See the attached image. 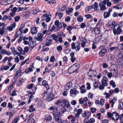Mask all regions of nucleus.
<instances>
[{
  "label": "nucleus",
  "instance_id": "obj_41",
  "mask_svg": "<svg viewBox=\"0 0 123 123\" xmlns=\"http://www.w3.org/2000/svg\"><path fill=\"white\" fill-rule=\"evenodd\" d=\"M29 109H30L28 111L30 112H32L35 110V109L33 108V105H32L30 107Z\"/></svg>",
  "mask_w": 123,
  "mask_h": 123
},
{
  "label": "nucleus",
  "instance_id": "obj_26",
  "mask_svg": "<svg viewBox=\"0 0 123 123\" xmlns=\"http://www.w3.org/2000/svg\"><path fill=\"white\" fill-rule=\"evenodd\" d=\"M6 28L4 26H2V28H0V34L1 35L3 34L6 31Z\"/></svg>",
  "mask_w": 123,
  "mask_h": 123
},
{
  "label": "nucleus",
  "instance_id": "obj_8",
  "mask_svg": "<svg viewBox=\"0 0 123 123\" xmlns=\"http://www.w3.org/2000/svg\"><path fill=\"white\" fill-rule=\"evenodd\" d=\"M62 22L59 23V21L58 20H56L55 23V25L56 26L57 31H58L62 27Z\"/></svg>",
  "mask_w": 123,
  "mask_h": 123
},
{
  "label": "nucleus",
  "instance_id": "obj_54",
  "mask_svg": "<svg viewBox=\"0 0 123 123\" xmlns=\"http://www.w3.org/2000/svg\"><path fill=\"white\" fill-rule=\"evenodd\" d=\"M87 86L86 88L87 90H89L91 88L90 84L89 83H87L86 84Z\"/></svg>",
  "mask_w": 123,
  "mask_h": 123
},
{
  "label": "nucleus",
  "instance_id": "obj_60",
  "mask_svg": "<svg viewBox=\"0 0 123 123\" xmlns=\"http://www.w3.org/2000/svg\"><path fill=\"white\" fill-rule=\"evenodd\" d=\"M24 8L23 7H19L17 8V12H18L20 11H21L23 10Z\"/></svg>",
  "mask_w": 123,
  "mask_h": 123
},
{
  "label": "nucleus",
  "instance_id": "obj_24",
  "mask_svg": "<svg viewBox=\"0 0 123 123\" xmlns=\"http://www.w3.org/2000/svg\"><path fill=\"white\" fill-rule=\"evenodd\" d=\"M91 7V8L93 9H94V10L97 11L98 8L97 3L96 2H95L94 4Z\"/></svg>",
  "mask_w": 123,
  "mask_h": 123
},
{
  "label": "nucleus",
  "instance_id": "obj_52",
  "mask_svg": "<svg viewBox=\"0 0 123 123\" xmlns=\"http://www.w3.org/2000/svg\"><path fill=\"white\" fill-rule=\"evenodd\" d=\"M70 17L69 16H68L65 18V21L69 22L70 21Z\"/></svg>",
  "mask_w": 123,
  "mask_h": 123
},
{
  "label": "nucleus",
  "instance_id": "obj_28",
  "mask_svg": "<svg viewBox=\"0 0 123 123\" xmlns=\"http://www.w3.org/2000/svg\"><path fill=\"white\" fill-rule=\"evenodd\" d=\"M73 9L72 8H68L66 9V12L67 14L71 13L73 11Z\"/></svg>",
  "mask_w": 123,
  "mask_h": 123
},
{
  "label": "nucleus",
  "instance_id": "obj_43",
  "mask_svg": "<svg viewBox=\"0 0 123 123\" xmlns=\"http://www.w3.org/2000/svg\"><path fill=\"white\" fill-rule=\"evenodd\" d=\"M63 61L65 63H66L68 62V58L66 56H64L63 58Z\"/></svg>",
  "mask_w": 123,
  "mask_h": 123
},
{
  "label": "nucleus",
  "instance_id": "obj_31",
  "mask_svg": "<svg viewBox=\"0 0 123 123\" xmlns=\"http://www.w3.org/2000/svg\"><path fill=\"white\" fill-rule=\"evenodd\" d=\"M17 50L21 54L23 55L25 54V52L23 50L22 48L21 47H18L17 48Z\"/></svg>",
  "mask_w": 123,
  "mask_h": 123
},
{
  "label": "nucleus",
  "instance_id": "obj_25",
  "mask_svg": "<svg viewBox=\"0 0 123 123\" xmlns=\"http://www.w3.org/2000/svg\"><path fill=\"white\" fill-rule=\"evenodd\" d=\"M37 27H33L31 29V32L32 34H36L37 31Z\"/></svg>",
  "mask_w": 123,
  "mask_h": 123
},
{
  "label": "nucleus",
  "instance_id": "obj_55",
  "mask_svg": "<svg viewBox=\"0 0 123 123\" xmlns=\"http://www.w3.org/2000/svg\"><path fill=\"white\" fill-rule=\"evenodd\" d=\"M88 97L90 98H92L93 97V94L91 93L90 92H89L88 95Z\"/></svg>",
  "mask_w": 123,
  "mask_h": 123
},
{
  "label": "nucleus",
  "instance_id": "obj_17",
  "mask_svg": "<svg viewBox=\"0 0 123 123\" xmlns=\"http://www.w3.org/2000/svg\"><path fill=\"white\" fill-rule=\"evenodd\" d=\"M112 16L113 17L117 18L118 17H121L123 16V13H118L117 12H114L112 15Z\"/></svg>",
  "mask_w": 123,
  "mask_h": 123
},
{
  "label": "nucleus",
  "instance_id": "obj_10",
  "mask_svg": "<svg viewBox=\"0 0 123 123\" xmlns=\"http://www.w3.org/2000/svg\"><path fill=\"white\" fill-rule=\"evenodd\" d=\"M61 115L59 114H56L54 115V118L56 122L59 123L61 122L62 118L60 116Z\"/></svg>",
  "mask_w": 123,
  "mask_h": 123
},
{
  "label": "nucleus",
  "instance_id": "obj_11",
  "mask_svg": "<svg viewBox=\"0 0 123 123\" xmlns=\"http://www.w3.org/2000/svg\"><path fill=\"white\" fill-rule=\"evenodd\" d=\"M119 117V115L116 112L112 113V120L117 121Z\"/></svg>",
  "mask_w": 123,
  "mask_h": 123
},
{
  "label": "nucleus",
  "instance_id": "obj_45",
  "mask_svg": "<svg viewBox=\"0 0 123 123\" xmlns=\"http://www.w3.org/2000/svg\"><path fill=\"white\" fill-rule=\"evenodd\" d=\"M105 86H104L102 84H101L99 86L98 88L99 89L102 90L104 89L105 87Z\"/></svg>",
  "mask_w": 123,
  "mask_h": 123
},
{
  "label": "nucleus",
  "instance_id": "obj_58",
  "mask_svg": "<svg viewBox=\"0 0 123 123\" xmlns=\"http://www.w3.org/2000/svg\"><path fill=\"white\" fill-rule=\"evenodd\" d=\"M17 94L16 93V92L14 91H13L11 93L10 95L12 96H16Z\"/></svg>",
  "mask_w": 123,
  "mask_h": 123
},
{
  "label": "nucleus",
  "instance_id": "obj_49",
  "mask_svg": "<svg viewBox=\"0 0 123 123\" xmlns=\"http://www.w3.org/2000/svg\"><path fill=\"white\" fill-rule=\"evenodd\" d=\"M99 82H95L94 84V87L95 88H97L98 87V84Z\"/></svg>",
  "mask_w": 123,
  "mask_h": 123
},
{
  "label": "nucleus",
  "instance_id": "obj_4",
  "mask_svg": "<svg viewBox=\"0 0 123 123\" xmlns=\"http://www.w3.org/2000/svg\"><path fill=\"white\" fill-rule=\"evenodd\" d=\"M90 30L92 31H93V32L95 34L98 35L100 33V29L98 27H97L95 28L90 27Z\"/></svg>",
  "mask_w": 123,
  "mask_h": 123
},
{
  "label": "nucleus",
  "instance_id": "obj_27",
  "mask_svg": "<svg viewBox=\"0 0 123 123\" xmlns=\"http://www.w3.org/2000/svg\"><path fill=\"white\" fill-rule=\"evenodd\" d=\"M111 15V13H109L107 12H105L103 13L104 18H106L109 17Z\"/></svg>",
  "mask_w": 123,
  "mask_h": 123
},
{
  "label": "nucleus",
  "instance_id": "obj_40",
  "mask_svg": "<svg viewBox=\"0 0 123 123\" xmlns=\"http://www.w3.org/2000/svg\"><path fill=\"white\" fill-rule=\"evenodd\" d=\"M77 20L78 22H81L83 21V18L82 16H79L77 18Z\"/></svg>",
  "mask_w": 123,
  "mask_h": 123
},
{
  "label": "nucleus",
  "instance_id": "obj_62",
  "mask_svg": "<svg viewBox=\"0 0 123 123\" xmlns=\"http://www.w3.org/2000/svg\"><path fill=\"white\" fill-rule=\"evenodd\" d=\"M100 102V104L101 105H102L104 103L105 101L103 99H101Z\"/></svg>",
  "mask_w": 123,
  "mask_h": 123
},
{
  "label": "nucleus",
  "instance_id": "obj_22",
  "mask_svg": "<svg viewBox=\"0 0 123 123\" xmlns=\"http://www.w3.org/2000/svg\"><path fill=\"white\" fill-rule=\"evenodd\" d=\"M79 92L76 90L71 89L70 91V93L71 94L74 95L75 96L79 93Z\"/></svg>",
  "mask_w": 123,
  "mask_h": 123
},
{
  "label": "nucleus",
  "instance_id": "obj_48",
  "mask_svg": "<svg viewBox=\"0 0 123 123\" xmlns=\"http://www.w3.org/2000/svg\"><path fill=\"white\" fill-rule=\"evenodd\" d=\"M71 48L73 49H75L76 48L75 44V43L73 42L71 44Z\"/></svg>",
  "mask_w": 123,
  "mask_h": 123
},
{
  "label": "nucleus",
  "instance_id": "obj_12",
  "mask_svg": "<svg viewBox=\"0 0 123 123\" xmlns=\"http://www.w3.org/2000/svg\"><path fill=\"white\" fill-rule=\"evenodd\" d=\"M108 79L107 77H103L101 80V84L106 86L108 85Z\"/></svg>",
  "mask_w": 123,
  "mask_h": 123
},
{
  "label": "nucleus",
  "instance_id": "obj_42",
  "mask_svg": "<svg viewBox=\"0 0 123 123\" xmlns=\"http://www.w3.org/2000/svg\"><path fill=\"white\" fill-rule=\"evenodd\" d=\"M34 122V120L32 118H31L28 120L27 123H33Z\"/></svg>",
  "mask_w": 123,
  "mask_h": 123
},
{
  "label": "nucleus",
  "instance_id": "obj_56",
  "mask_svg": "<svg viewBox=\"0 0 123 123\" xmlns=\"http://www.w3.org/2000/svg\"><path fill=\"white\" fill-rule=\"evenodd\" d=\"M9 68L10 67L8 66H3L2 67V68H3V70H6L9 69Z\"/></svg>",
  "mask_w": 123,
  "mask_h": 123
},
{
  "label": "nucleus",
  "instance_id": "obj_15",
  "mask_svg": "<svg viewBox=\"0 0 123 123\" xmlns=\"http://www.w3.org/2000/svg\"><path fill=\"white\" fill-rule=\"evenodd\" d=\"M43 37V35L41 33H38L37 37L36 38L37 40L38 41H42L43 40L42 38Z\"/></svg>",
  "mask_w": 123,
  "mask_h": 123
},
{
  "label": "nucleus",
  "instance_id": "obj_18",
  "mask_svg": "<svg viewBox=\"0 0 123 123\" xmlns=\"http://www.w3.org/2000/svg\"><path fill=\"white\" fill-rule=\"evenodd\" d=\"M62 102L64 104V105L67 107H69L70 106L69 102L67 100L63 99L62 100Z\"/></svg>",
  "mask_w": 123,
  "mask_h": 123
},
{
  "label": "nucleus",
  "instance_id": "obj_51",
  "mask_svg": "<svg viewBox=\"0 0 123 123\" xmlns=\"http://www.w3.org/2000/svg\"><path fill=\"white\" fill-rule=\"evenodd\" d=\"M113 70V76L114 77H116L118 75V73L117 71H116L115 69H114Z\"/></svg>",
  "mask_w": 123,
  "mask_h": 123
},
{
  "label": "nucleus",
  "instance_id": "obj_37",
  "mask_svg": "<svg viewBox=\"0 0 123 123\" xmlns=\"http://www.w3.org/2000/svg\"><path fill=\"white\" fill-rule=\"evenodd\" d=\"M65 37V34H63V35L62 36V37H58V41L60 43H62L63 42V41L62 39L64 37Z\"/></svg>",
  "mask_w": 123,
  "mask_h": 123
},
{
  "label": "nucleus",
  "instance_id": "obj_2",
  "mask_svg": "<svg viewBox=\"0 0 123 123\" xmlns=\"http://www.w3.org/2000/svg\"><path fill=\"white\" fill-rule=\"evenodd\" d=\"M51 17V14H50L49 12H48V13H46L42 16L41 18L42 21L45 20L46 22H48L50 20L51 18L50 17Z\"/></svg>",
  "mask_w": 123,
  "mask_h": 123
},
{
  "label": "nucleus",
  "instance_id": "obj_44",
  "mask_svg": "<svg viewBox=\"0 0 123 123\" xmlns=\"http://www.w3.org/2000/svg\"><path fill=\"white\" fill-rule=\"evenodd\" d=\"M71 84L70 82L68 83L65 86V88L66 90H68L69 89L70 87V84Z\"/></svg>",
  "mask_w": 123,
  "mask_h": 123
},
{
  "label": "nucleus",
  "instance_id": "obj_23",
  "mask_svg": "<svg viewBox=\"0 0 123 123\" xmlns=\"http://www.w3.org/2000/svg\"><path fill=\"white\" fill-rule=\"evenodd\" d=\"M117 63L118 65H122L123 64V58H119L117 60Z\"/></svg>",
  "mask_w": 123,
  "mask_h": 123
},
{
  "label": "nucleus",
  "instance_id": "obj_6",
  "mask_svg": "<svg viewBox=\"0 0 123 123\" xmlns=\"http://www.w3.org/2000/svg\"><path fill=\"white\" fill-rule=\"evenodd\" d=\"M106 4L104 0L101 1L99 4V6L101 11H104L106 9V8L105 5Z\"/></svg>",
  "mask_w": 123,
  "mask_h": 123
},
{
  "label": "nucleus",
  "instance_id": "obj_5",
  "mask_svg": "<svg viewBox=\"0 0 123 123\" xmlns=\"http://www.w3.org/2000/svg\"><path fill=\"white\" fill-rule=\"evenodd\" d=\"M23 40H24L23 43L24 44L27 45L29 44V42L32 40V38L31 36L29 37V38L24 37H23Z\"/></svg>",
  "mask_w": 123,
  "mask_h": 123
},
{
  "label": "nucleus",
  "instance_id": "obj_38",
  "mask_svg": "<svg viewBox=\"0 0 123 123\" xmlns=\"http://www.w3.org/2000/svg\"><path fill=\"white\" fill-rule=\"evenodd\" d=\"M62 49V47L61 45H59L56 47V49L58 52H61Z\"/></svg>",
  "mask_w": 123,
  "mask_h": 123
},
{
  "label": "nucleus",
  "instance_id": "obj_63",
  "mask_svg": "<svg viewBox=\"0 0 123 123\" xmlns=\"http://www.w3.org/2000/svg\"><path fill=\"white\" fill-rule=\"evenodd\" d=\"M89 121L90 123H93L95 122L94 119L93 118H91Z\"/></svg>",
  "mask_w": 123,
  "mask_h": 123
},
{
  "label": "nucleus",
  "instance_id": "obj_29",
  "mask_svg": "<svg viewBox=\"0 0 123 123\" xmlns=\"http://www.w3.org/2000/svg\"><path fill=\"white\" fill-rule=\"evenodd\" d=\"M51 37H52L53 38V39H54L56 42V43H57L58 42V37L55 34H53L51 35Z\"/></svg>",
  "mask_w": 123,
  "mask_h": 123
},
{
  "label": "nucleus",
  "instance_id": "obj_50",
  "mask_svg": "<svg viewBox=\"0 0 123 123\" xmlns=\"http://www.w3.org/2000/svg\"><path fill=\"white\" fill-rule=\"evenodd\" d=\"M92 113H95L97 110L95 108L92 107L90 109Z\"/></svg>",
  "mask_w": 123,
  "mask_h": 123
},
{
  "label": "nucleus",
  "instance_id": "obj_64",
  "mask_svg": "<svg viewBox=\"0 0 123 123\" xmlns=\"http://www.w3.org/2000/svg\"><path fill=\"white\" fill-rule=\"evenodd\" d=\"M20 19V17L19 16H18L16 17L14 19L15 22L18 21V20Z\"/></svg>",
  "mask_w": 123,
  "mask_h": 123
},
{
  "label": "nucleus",
  "instance_id": "obj_1",
  "mask_svg": "<svg viewBox=\"0 0 123 123\" xmlns=\"http://www.w3.org/2000/svg\"><path fill=\"white\" fill-rule=\"evenodd\" d=\"M43 98L44 100L47 99L48 101H50L52 100L55 98L53 94L51 92L49 93L47 92L44 93L43 94Z\"/></svg>",
  "mask_w": 123,
  "mask_h": 123
},
{
  "label": "nucleus",
  "instance_id": "obj_57",
  "mask_svg": "<svg viewBox=\"0 0 123 123\" xmlns=\"http://www.w3.org/2000/svg\"><path fill=\"white\" fill-rule=\"evenodd\" d=\"M21 70L20 69H19L18 70H17L16 73L15 75V76L17 77L18 76V74L20 73L21 72Z\"/></svg>",
  "mask_w": 123,
  "mask_h": 123
},
{
  "label": "nucleus",
  "instance_id": "obj_53",
  "mask_svg": "<svg viewBox=\"0 0 123 123\" xmlns=\"http://www.w3.org/2000/svg\"><path fill=\"white\" fill-rule=\"evenodd\" d=\"M33 85L34 84L31 83L27 86V88L28 89H31L32 88Z\"/></svg>",
  "mask_w": 123,
  "mask_h": 123
},
{
  "label": "nucleus",
  "instance_id": "obj_46",
  "mask_svg": "<svg viewBox=\"0 0 123 123\" xmlns=\"http://www.w3.org/2000/svg\"><path fill=\"white\" fill-rule=\"evenodd\" d=\"M29 47L31 48H32L35 46L34 44V42L32 41V40L29 42Z\"/></svg>",
  "mask_w": 123,
  "mask_h": 123
},
{
  "label": "nucleus",
  "instance_id": "obj_34",
  "mask_svg": "<svg viewBox=\"0 0 123 123\" xmlns=\"http://www.w3.org/2000/svg\"><path fill=\"white\" fill-rule=\"evenodd\" d=\"M83 100L84 103V105L85 106H87V104L86 101H88L87 98L86 97H85L83 99Z\"/></svg>",
  "mask_w": 123,
  "mask_h": 123
},
{
  "label": "nucleus",
  "instance_id": "obj_21",
  "mask_svg": "<svg viewBox=\"0 0 123 123\" xmlns=\"http://www.w3.org/2000/svg\"><path fill=\"white\" fill-rule=\"evenodd\" d=\"M68 118L69 120L71 122V123L75 121L77 119L76 118L75 119V117L72 115L69 116L68 117Z\"/></svg>",
  "mask_w": 123,
  "mask_h": 123
},
{
  "label": "nucleus",
  "instance_id": "obj_59",
  "mask_svg": "<svg viewBox=\"0 0 123 123\" xmlns=\"http://www.w3.org/2000/svg\"><path fill=\"white\" fill-rule=\"evenodd\" d=\"M55 60V57L54 56H51L50 57V61L52 62H53Z\"/></svg>",
  "mask_w": 123,
  "mask_h": 123
},
{
  "label": "nucleus",
  "instance_id": "obj_35",
  "mask_svg": "<svg viewBox=\"0 0 123 123\" xmlns=\"http://www.w3.org/2000/svg\"><path fill=\"white\" fill-rule=\"evenodd\" d=\"M80 43H76V48L75 49L77 52L80 49Z\"/></svg>",
  "mask_w": 123,
  "mask_h": 123
},
{
  "label": "nucleus",
  "instance_id": "obj_14",
  "mask_svg": "<svg viewBox=\"0 0 123 123\" xmlns=\"http://www.w3.org/2000/svg\"><path fill=\"white\" fill-rule=\"evenodd\" d=\"M116 25V24L113 20H111L108 22V26L112 28H115Z\"/></svg>",
  "mask_w": 123,
  "mask_h": 123
},
{
  "label": "nucleus",
  "instance_id": "obj_16",
  "mask_svg": "<svg viewBox=\"0 0 123 123\" xmlns=\"http://www.w3.org/2000/svg\"><path fill=\"white\" fill-rule=\"evenodd\" d=\"M107 51L106 49H101L99 53V55L100 57H103L105 55Z\"/></svg>",
  "mask_w": 123,
  "mask_h": 123
},
{
  "label": "nucleus",
  "instance_id": "obj_19",
  "mask_svg": "<svg viewBox=\"0 0 123 123\" xmlns=\"http://www.w3.org/2000/svg\"><path fill=\"white\" fill-rule=\"evenodd\" d=\"M45 118L44 121L45 122H47V121H50L52 120V116L50 115L45 116H44Z\"/></svg>",
  "mask_w": 123,
  "mask_h": 123
},
{
  "label": "nucleus",
  "instance_id": "obj_61",
  "mask_svg": "<svg viewBox=\"0 0 123 123\" xmlns=\"http://www.w3.org/2000/svg\"><path fill=\"white\" fill-rule=\"evenodd\" d=\"M85 16L87 19L90 18L92 17V16L90 14L85 15Z\"/></svg>",
  "mask_w": 123,
  "mask_h": 123
},
{
  "label": "nucleus",
  "instance_id": "obj_7",
  "mask_svg": "<svg viewBox=\"0 0 123 123\" xmlns=\"http://www.w3.org/2000/svg\"><path fill=\"white\" fill-rule=\"evenodd\" d=\"M113 31L114 34L115 35L116 34H120L122 32V30L120 28V26H118L117 28V29L115 28L113 29Z\"/></svg>",
  "mask_w": 123,
  "mask_h": 123
},
{
  "label": "nucleus",
  "instance_id": "obj_3",
  "mask_svg": "<svg viewBox=\"0 0 123 123\" xmlns=\"http://www.w3.org/2000/svg\"><path fill=\"white\" fill-rule=\"evenodd\" d=\"M79 65V64H77L76 65L69 67L68 69V72L70 74H72L76 72L78 69L77 66Z\"/></svg>",
  "mask_w": 123,
  "mask_h": 123
},
{
  "label": "nucleus",
  "instance_id": "obj_13",
  "mask_svg": "<svg viewBox=\"0 0 123 123\" xmlns=\"http://www.w3.org/2000/svg\"><path fill=\"white\" fill-rule=\"evenodd\" d=\"M88 74L90 77L92 76L95 77L96 76V72L94 70H90L88 72Z\"/></svg>",
  "mask_w": 123,
  "mask_h": 123
},
{
  "label": "nucleus",
  "instance_id": "obj_9",
  "mask_svg": "<svg viewBox=\"0 0 123 123\" xmlns=\"http://www.w3.org/2000/svg\"><path fill=\"white\" fill-rule=\"evenodd\" d=\"M49 110L52 113L53 115L56 114L57 112V107L55 106L50 107Z\"/></svg>",
  "mask_w": 123,
  "mask_h": 123
},
{
  "label": "nucleus",
  "instance_id": "obj_33",
  "mask_svg": "<svg viewBox=\"0 0 123 123\" xmlns=\"http://www.w3.org/2000/svg\"><path fill=\"white\" fill-rule=\"evenodd\" d=\"M33 70L31 68H28L25 69V71L24 72V73H25L26 74H29L30 72H32Z\"/></svg>",
  "mask_w": 123,
  "mask_h": 123
},
{
  "label": "nucleus",
  "instance_id": "obj_30",
  "mask_svg": "<svg viewBox=\"0 0 123 123\" xmlns=\"http://www.w3.org/2000/svg\"><path fill=\"white\" fill-rule=\"evenodd\" d=\"M51 41V40L47 39L44 43V45L47 46H48L50 45Z\"/></svg>",
  "mask_w": 123,
  "mask_h": 123
},
{
  "label": "nucleus",
  "instance_id": "obj_20",
  "mask_svg": "<svg viewBox=\"0 0 123 123\" xmlns=\"http://www.w3.org/2000/svg\"><path fill=\"white\" fill-rule=\"evenodd\" d=\"M66 109L64 107H63L59 110V112L58 114L60 115H62V114H63L66 111Z\"/></svg>",
  "mask_w": 123,
  "mask_h": 123
},
{
  "label": "nucleus",
  "instance_id": "obj_47",
  "mask_svg": "<svg viewBox=\"0 0 123 123\" xmlns=\"http://www.w3.org/2000/svg\"><path fill=\"white\" fill-rule=\"evenodd\" d=\"M41 25L44 29H46L47 28V24H45L44 22H42L41 23Z\"/></svg>",
  "mask_w": 123,
  "mask_h": 123
},
{
  "label": "nucleus",
  "instance_id": "obj_39",
  "mask_svg": "<svg viewBox=\"0 0 123 123\" xmlns=\"http://www.w3.org/2000/svg\"><path fill=\"white\" fill-rule=\"evenodd\" d=\"M110 84L113 88H114L116 86L115 84V82L113 80H111V81L110 82Z\"/></svg>",
  "mask_w": 123,
  "mask_h": 123
},
{
  "label": "nucleus",
  "instance_id": "obj_36",
  "mask_svg": "<svg viewBox=\"0 0 123 123\" xmlns=\"http://www.w3.org/2000/svg\"><path fill=\"white\" fill-rule=\"evenodd\" d=\"M63 14V13H59L58 12H57L55 13V16L58 15L59 17V19H61L62 17Z\"/></svg>",
  "mask_w": 123,
  "mask_h": 123
},
{
  "label": "nucleus",
  "instance_id": "obj_32",
  "mask_svg": "<svg viewBox=\"0 0 123 123\" xmlns=\"http://www.w3.org/2000/svg\"><path fill=\"white\" fill-rule=\"evenodd\" d=\"M110 0H104V1L105 3V4H107V6L108 7L111 6L112 5V3L111 2H109Z\"/></svg>",
  "mask_w": 123,
  "mask_h": 123
}]
</instances>
